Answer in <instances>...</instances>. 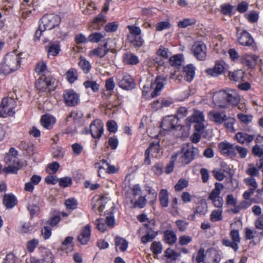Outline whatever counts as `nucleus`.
<instances>
[{
	"label": "nucleus",
	"instance_id": "obj_44",
	"mask_svg": "<svg viewBox=\"0 0 263 263\" xmlns=\"http://www.w3.org/2000/svg\"><path fill=\"white\" fill-rule=\"evenodd\" d=\"M151 250L154 254H159L162 251V245L160 241H154L151 246Z\"/></svg>",
	"mask_w": 263,
	"mask_h": 263
},
{
	"label": "nucleus",
	"instance_id": "obj_40",
	"mask_svg": "<svg viewBox=\"0 0 263 263\" xmlns=\"http://www.w3.org/2000/svg\"><path fill=\"white\" fill-rule=\"evenodd\" d=\"M244 183L249 187V189L253 191H257L258 187L257 183L254 177H249L244 179Z\"/></svg>",
	"mask_w": 263,
	"mask_h": 263
},
{
	"label": "nucleus",
	"instance_id": "obj_28",
	"mask_svg": "<svg viewBox=\"0 0 263 263\" xmlns=\"http://www.w3.org/2000/svg\"><path fill=\"white\" fill-rule=\"evenodd\" d=\"M195 67L192 64L187 65L183 67V73H184L185 79L190 82L195 75Z\"/></svg>",
	"mask_w": 263,
	"mask_h": 263
},
{
	"label": "nucleus",
	"instance_id": "obj_55",
	"mask_svg": "<svg viewBox=\"0 0 263 263\" xmlns=\"http://www.w3.org/2000/svg\"><path fill=\"white\" fill-rule=\"evenodd\" d=\"M96 224L98 229L102 232H105L107 230V226L103 218H99L96 220Z\"/></svg>",
	"mask_w": 263,
	"mask_h": 263
},
{
	"label": "nucleus",
	"instance_id": "obj_18",
	"mask_svg": "<svg viewBox=\"0 0 263 263\" xmlns=\"http://www.w3.org/2000/svg\"><path fill=\"white\" fill-rule=\"evenodd\" d=\"M208 117L210 121L217 124H221L227 120V116L224 112L211 111L208 113Z\"/></svg>",
	"mask_w": 263,
	"mask_h": 263
},
{
	"label": "nucleus",
	"instance_id": "obj_20",
	"mask_svg": "<svg viewBox=\"0 0 263 263\" xmlns=\"http://www.w3.org/2000/svg\"><path fill=\"white\" fill-rule=\"evenodd\" d=\"M91 235V227L87 224L83 228L78 236V241L83 245H86L90 240Z\"/></svg>",
	"mask_w": 263,
	"mask_h": 263
},
{
	"label": "nucleus",
	"instance_id": "obj_34",
	"mask_svg": "<svg viewBox=\"0 0 263 263\" xmlns=\"http://www.w3.org/2000/svg\"><path fill=\"white\" fill-rule=\"evenodd\" d=\"M66 78L69 83H73L78 78V71L73 68H70L66 73Z\"/></svg>",
	"mask_w": 263,
	"mask_h": 263
},
{
	"label": "nucleus",
	"instance_id": "obj_10",
	"mask_svg": "<svg viewBox=\"0 0 263 263\" xmlns=\"http://www.w3.org/2000/svg\"><path fill=\"white\" fill-rule=\"evenodd\" d=\"M117 80L120 87L125 90L134 88L135 83L131 76L127 73H120L117 77Z\"/></svg>",
	"mask_w": 263,
	"mask_h": 263
},
{
	"label": "nucleus",
	"instance_id": "obj_9",
	"mask_svg": "<svg viewBox=\"0 0 263 263\" xmlns=\"http://www.w3.org/2000/svg\"><path fill=\"white\" fill-rule=\"evenodd\" d=\"M64 102L67 106H74L80 102V95L72 89H67L64 91Z\"/></svg>",
	"mask_w": 263,
	"mask_h": 263
},
{
	"label": "nucleus",
	"instance_id": "obj_35",
	"mask_svg": "<svg viewBox=\"0 0 263 263\" xmlns=\"http://www.w3.org/2000/svg\"><path fill=\"white\" fill-rule=\"evenodd\" d=\"M106 36L105 33L96 32L91 33L88 36V40L92 43H99L103 40Z\"/></svg>",
	"mask_w": 263,
	"mask_h": 263
},
{
	"label": "nucleus",
	"instance_id": "obj_32",
	"mask_svg": "<svg viewBox=\"0 0 263 263\" xmlns=\"http://www.w3.org/2000/svg\"><path fill=\"white\" fill-rule=\"evenodd\" d=\"M223 188V185L222 183L216 182L215 183V188L212 191L209 196V200H214L216 198L220 197V194L221 190Z\"/></svg>",
	"mask_w": 263,
	"mask_h": 263
},
{
	"label": "nucleus",
	"instance_id": "obj_49",
	"mask_svg": "<svg viewBox=\"0 0 263 263\" xmlns=\"http://www.w3.org/2000/svg\"><path fill=\"white\" fill-rule=\"evenodd\" d=\"M65 205L67 209L73 210L77 209L78 202L76 199L70 198L65 200Z\"/></svg>",
	"mask_w": 263,
	"mask_h": 263
},
{
	"label": "nucleus",
	"instance_id": "obj_25",
	"mask_svg": "<svg viewBox=\"0 0 263 263\" xmlns=\"http://www.w3.org/2000/svg\"><path fill=\"white\" fill-rule=\"evenodd\" d=\"M40 253L43 262L52 263L54 257L49 249L46 248H40Z\"/></svg>",
	"mask_w": 263,
	"mask_h": 263
},
{
	"label": "nucleus",
	"instance_id": "obj_56",
	"mask_svg": "<svg viewBox=\"0 0 263 263\" xmlns=\"http://www.w3.org/2000/svg\"><path fill=\"white\" fill-rule=\"evenodd\" d=\"M249 168L246 170V173L250 177H254L259 175V169L255 167L253 164H249Z\"/></svg>",
	"mask_w": 263,
	"mask_h": 263
},
{
	"label": "nucleus",
	"instance_id": "obj_61",
	"mask_svg": "<svg viewBox=\"0 0 263 263\" xmlns=\"http://www.w3.org/2000/svg\"><path fill=\"white\" fill-rule=\"evenodd\" d=\"M74 41L77 44H85L89 41L88 38H87L82 33L76 35L74 37Z\"/></svg>",
	"mask_w": 263,
	"mask_h": 263
},
{
	"label": "nucleus",
	"instance_id": "obj_8",
	"mask_svg": "<svg viewBox=\"0 0 263 263\" xmlns=\"http://www.w3.org/2000/svg\"><path fill=\"white\" fill-rule=\"evenodd\" d=\"M42 28L44 30H51L58 26L60 22V18L58 15L54 14H46L41 20Z\"/></svg>",
	"mask_w": 263,
	"mask_h": 263
},
{
	"label": "nucleus",
	"instance_id": "obj_41",
	"mask_svg": "<svg viewBox=\"0 0 263 263\" xmlns=\"http://www.w3.org/2000/svg\"><path fill=\"white\" fill-rule=\"evenodd\" d=\"M107 163L108 162L105 160L102 159L100 162L96 163L95 164V167L98 168L99 176L101 177V175L103 174V173H106L107 166H106L105 164Z\"/></svg>",
	"mask_w": 263,
	"mask_h": 263
},
{
	"label": "nucleus",
	"instance_id": "obj_6",
	"mask_svg": "<svg viewBox=\"0 0 263 263\" xmlns=\"http://www.w3.org/2000/svg\"><path fill=\"white\" fill-rule=\"evenodd\" d=\"M221 258L220 255L217 251L209 249L204 253L203 248L198 250V263H219Z\"/></svg>",
	"mask_w": 263,
	"mask_h": 263
},
{
	"label": "nucleus",
	"instance_id": "obj_47",
	"mask_svg": "<svg viewBox=\"0 0 263 263\" xmlns=\"http://www.w3.org/2000/svg\"><path fill=\"white\" fill-rule=\"evenodd\" d=\"M238 119L243 123L248 124L251 123L253 119V116L251 115H246L243 113L237 114Z\"/></svg>",
	"mask_w": 263,
	"mask_h": 263
},
{
	"label": "nucleus",
	"instance_id": "obj_30",
	"mask_svg": "<svg viewBox=\"0 0 263 263\" xmlns=\"http://www.w3.org/2000/svg\"><path fill=\"white\" fill-rule=\"evenodd\" d=\"M116 250H119L121 252H125L127 248L128 243L126 240L120 236H116L115 239Z\"/></svg>",
	"mask_w": 263,
	"mask_h": 263
},
{
	"label": "nucleus",
	"instance_id": "obj_13",
	"mask_svg": "<svg viewBox=\"0 0 263 263\" xmlns=\"http://www.w3.org/2000/svg\"><path fill=\"white\" fill-rule=\"evenodd\" d=\"M166 83V78L165 77L162 76H158L155 81L151 84V88L154 89L151 93L152 98H155L159 95L160 91Z\"/></svg>",
	"mask_w": 263,
	"mask_h": 263
},
{
	"label": "nucleus",
	"instance_id": "obj_24",
	"mask_svg": "<svg viewBox=\"0 0 263 263\" xmlns=\"http://www.w3.org/2000/svg\"><path fill=\"white\" fill-rule=\"evenodd\" d=\"M17 202L16 197L12 194H5L3 198V203L7 209L13 208Z\"/></svg>",
	"mask_w": 263,
	"mask_h": 263
},
{
	"label": "nucleus",
	"instance_id": "obj_60",
	"mask_svg": "<svg viewBox=\"0 0 263 263\" xmlns=\"http://www.w3.org/2000/svg\"><path fill=\"white\" fill-rule=\"evenodd\" d=\"M171 26L168 21H163L158 23L156 24V27L157 31H161L163 30L170 28Z\"/></svg>",
	"mask_w": 263,
	"mask_h": 263
},
{
	"label": "nucleus",
	"instance_id": "obj_19",
	"mask_svg": "<svg viewBox=\"0 0 263 263\" xmlns=\"http://www.w3.org/2000/svg\"><path fill=\"white\" fill-rule=\"evenodd\" d=\"M108 43L105 42L103 45H99L97 48L90 50L88 53V56L90 57H98L102 58L109 51L107 48Z\"/></svg>",
	"mask_w": 263,
	"mask_h": 263
},
{
	"label": "nucleus",
	"instance_id": "obj_42",
	"mask_svg": "<svg viewBox=\"0 0 263 263\" xmlns=\"http://www.w3.org/2000/svg\"><path fill=\"white\" fill-rule=\"evenodd\" d=\"M130 202L133 204L135 208L142 209L144 208L146 203V200L145 197L140 196L137 200L135 201L131 199Z\"/></svg>",
	"mask_w": 263,
	"mask_h": 263
},
{
	"label": "nucleus",
	"instance_id": "obj_36",
	"mask_svg": "<svg viewBox=\"0 0 263 263\" xmlns=\"http://www.w3.org/2000/svg\"><path fill=\"white\" fill-rule=\"evenodd\" d=\"M159 200L163 207L166 208L168 205V193L166 190L162 189L160 191Z\"/></svg>",
	"mask_w": 263,
	"mask_h": 263
},
{
	"label": "nucleus",
	"instance_id": "obj_14",
	"mask_svg": "<svg viewBox=\"0 0 263 263\" xmlns=\"http://www.w3.org/2000/svg\"><path fill=\"white\" fill-rule=\"evenodd\" d=\"M178 119L175 116H168L163 118L161 126L163 130L171 131L178 126Z\"/></svg>",
	"mask_w": 263,
	"mask_h": 263
},
{
	"label": "nucleus",
	"instance_id": "obj_58",
	"mask_svg": "<svg viewBox=\"0 0 263 263\" xmlns=\"http://www.w3.org/2000/svg\"><path fill=\"white\" fill-rule=\"evenodd\" d=\"M118 23L116 22L109 23L105 26V30L107 32H115L118 29Z\"/></svg>",
	"mask_w": 263,
	"mask_h": 263
},
{
	"label": "nucleus",
	"instance_id": "obj_62",
	"mask_svg": "<svg viewBox=\"0 0 263 263\" xmlns=\"http://www.w3.org/2000/svg\"><path fill=\"white\" fill-rule=\"evenodd\" d=\"M179 230L181 232H184L186 230L189 223L183 220H177L175 222Z\"/></svg>",
	"mask_w": 263,
	"mask_h": 263
},
{
	"label": "nucleus",
	"instance_id": "obj_27",
	"mask_svg": "<svg viewBox=\"0 0 263 263\" xmlns=\"http://www.w3.org/2000/svg\"><path fill=\"white\" fill-rule=\"evenodd\" d=\"M123 62L125 65H137L139 63V59L136 55L129 52L123 55Z\"/></svg>",
	"mask_w": 263,
	"mask_h": 263
},
{
	"label": "nucleus",
	"instance_id": "obj_53",
	"mask_svg": "<svg viewBox=\"0 0 263 263\" xmlns=\"http://www.w3.org/2000/svg\"><path fill=\"white\" fill-rule=\"evenodd\" d=\"M20 163L17 164H10L8 165L7 167L4 168L3 171L7 174H16L19 170Z\"/></svg>",
	"mask_w": 263,
	"mask_h": 263
},
{
	"label": "nucleus",
	"instance_id": "obj_52",
	"mask_svg": "<svg viewBox=\"0 0 263 263\" xmlns=\"http://www.w3.org/2000/svg\"><path fill=\"white\" fill-rule=\"evenodd\" d=\"M157 54L164 59H168L171 55V53L167 48L162 46H160L157 51Z\"/></svg>",
	"mask_w": 263,
	"mask_h": 263
},
{
	"label": "nucleus",
	"instance_id": "obj_33",
	"mask_svg": "<svg viewBox=\"0 0 263 263\" xmlns=\"http://www.w3.org/2000/svg\"><path fill=\"white\" fill-rule=\"evenodd\" d=\"M173 103V100L170 98H164L161 100V103L159 101H155L152 104V107L157 110L162 107L170 106Z\"/></svg>",
	"mask_w": 263,
	"mask_h": 263
},
{
	"label": "nucleus",
	"instance_id": "obj_5",
	"mask_svg": "<svg viewBox=\"0 0 263 263\" xmlns=\"http://www.w3.org/2000/svg\"><path fill=\"white\" fill-rule=\"evenodd\" d=\"M16 105V102L13 98L11 97L3 98L0 106V117L6 118L13 116Z\"/></svg>",
	"mask_w": 263,
	"mask_h": 263
},
{
	"label": "nucleus",
	"instance_id": "obj_54",
	"mask_svg": "<svg viewBox=\"0 0 263 263\" xmlns=\"http://www.w3.org/2000/svg\"><path fill=\"white\" fill-rule=\"evenodd\" d=\"M4 161L7 165L17 164L18 165L19 163L17 157H14L9 154H7L5 156Z\"/></svg>",
	"mask_w": 263,
	"mask_h": 263
},
{
	"label": "nucleus",
	"instance_id": "obj_29",
	"mask_svg": "<svg viewBox=\"0 0 263 263\" xmlns=\"http://www.w3.org/2000/svg\"><path fill=\"white\" fill-rule=\"evenodd\" d=\"M163 236L165 242L170 245H174L177 241V235L173 230L165 231Z\"/></svg>",
	"mask_w": 263,
	"mask_h": 263
},
{
	"label": "nucleus",
	"instance_id": "obj_57",
	"mask_svg": "<svg viewBox=\"0 0 263 263\" xmlns=\"http://www.w3.org/2000/svg\"><path fill=\"white\" fill-rule=\"evenodd\" d=\"M58 182L60 186L63 187H67L72 184V180L71 178L69 177L61 178L59 179Z\"/></svg>",
	"mask_w": 263,
	"mask_h": 263
},
{
	"label": "nucleus",
	"instance_id": "obj_23",
	"mask_svg": "<svg viewBox=\"0 0 263 263\" xmlns=\"http://www.w3.org/2000/svg\"><path fill=\"white\" fill-rule=\"evenodd\" d=\"M41 125L47 129L52 128L53 125L56 122L55 118L48 114L43 115L41 119Z\"/></svg>",
	"mask_w": 263,
	"mask_h": 263
},
{
	"label": "nucleus",
	"instance_id": "obj_11",
	"mask_svg": "<svg viewBox=\"0 0 263 263\" xmlns=\"http://www.w3.org/2000/svg\"><path fill=\"white\" fill-rule=\"evenodd\" d=\"M89 128L92 137L96 139H99L104 132L103 123L100 120H95L91 123Z\"/></svg>",
	"mask_w": 263,
	"mask_h": 263
},
{
	"label": "nucleus",
	"instance_id": "obj_31",
	"mask_svg": "<svg viewBox=\"0 0 263 263\" xmlns=\"http://www.w3.org/2000/svg\"><path fill=\"white\" fill-rule=\"evenodd\" d=\"M245 75V72L241 69L235 70L233 72L230 71L229 72V77L230 79L235 82L243 81Z\"/></svg>",
	"mask_w": 263,
	"mask_h": 263
},
{
	"label": "nucleus",
	"instance_id": "obj_48",
	"mask_svg": "<svg viewBox=\"0 0 263 263\" xmlns=\"http://www.w3.org/2000/svg\"><path fill=\"white\" fill-rule=\"evenodd\" d=\"M83 84L86 88H90L93 92H97L99 89L100 85L93 81H87Z\"/></svg>",
	"mask_w": 263,
	"mask_h": 263
},
{
	"label": "nucleus",
	"instance_id": "obj_16",
	"mask_svg": "<svg viewBox=\"0 0 263 263\" xmlns=\"http://www.w3.org/2000/svg\"><path fill=\"white\" fill-rule=\"evenodd\" d=\"M259 56L255 54H245L240 58L241 63L248 68H254L256 65Z\"/></svg>",
	"mask_w": 263,
	"mask_h": 263
},
{
	"label": "nucleus",
	"instance_id": "obj_59",
	"mask_svg": "<svg viewBox=\"0 0 263 263\" xmlns=\"http://www.w3.org/2000/svg\"><path fill=\"white\" fill-rule=\"evenodd\" d=\"M39 240L36 239H33L27 242V248L28 252L32 253L39 244Z\"/></svg>",
	"mask_w": 263,
	"mask_h": 263
},
{
	"label": "nucleus",
	"instance_id": "obj_50",
	"mask_svg": "<svg viewBox=\"0 0 263 263\" xmlns=\"http://www.w3.org/2000/svg\"><path fill=\"white\" fill-rule=\"evenodd\" d=\"M188 181L185 179L181 178L178 180L176 184L175 185V190L176 191L179 192L183 190L188 186Z\"/></svg>",
	"mask_w": 263,
	"mask_h": 263
},
{
	"label": "nucleus",
	"instance_id": "obj_46",
	"mask_svg": "<svg viewBox=\"0 0 263 263\" xmlns=\"http://www.w3.org/2000/svg\"><path fill=\"white\" fill-rule=\"evenodd\" d=\"M196 22V20L195 18H184L178 23V26L179 28H183L194 25Z\"/></svg>",
	"mask_w": 263,
	"mask_h": 263
},
{
	"label": "nucleus",
	"instance_id": "obj_3",
	"mask_svg": "<svg viewBox=\"0 0 263 263\" xmlns=\"http://www.w3.org/2000/svg\"><path fill=\"white\" fill-rule=\"evenodd\" d=\"M236 37L238 44L250 48L254 51L258 50V46L252 35L246 29L237 27Z\"/></svg>",
	"mask_w": 263,
	"mask_h": 263
},
{
	"label": "nucleus",
	"instance_id": "obj_64",
	"mask_svg": "<svg viewBox=\"0 0 263 263\" xmlns=\"http://www.w3.org/2000/svg\"><path fill=\"white\" fill-rule=\"evenodd\" d=\"M17 258L13 253L8 254L2 263H17Z\"/></svg>",
	"mask_w": 263,
	"mask_h": 263
},
{
	"label": "nucleus",
	"instance_id": "obj_15",
	"mask_svg": "<svg viewBox=\"0 0 263 263\" xmlns=\"http://www.w3.org/2000/svg\"><path fill=\"white\" fill-rule=\"evenodd\" d=\"M53 80L50 78L41 76L35 83V87L41 92L50 91V86Z\"/></svg>",
	"mask_w": 263,
	"mask_h": 263
},
{
	"label": "nucleus",
	"instance_id": "obj_21",
	"mask_svg": "<svg viewBox=\"0 0 263 263\" xmlns=\"http://www.w3.org/2000/svg\"><path fill=\"white\" fill-rule=\"evenodd\" d=\"M223 61H217L212 68L207 69L206 72L208 75L213 77H218L224 72V67Z\"/></svg>",
	"mask_w": 263,
	"mask_h": 263
},
{
	"label": "nucleus",
	"instance_id": "obj_51",
	"mask_svg": "<svg viewBox=\"0 0 263 263\" xmlns=\"http://www.w3.org/2000/svg\"><path fill=\"white\" fill-rule=\"evenodd\" d=\"M35 70V72L39 75L44 76V74L47 70L46 64L44 62H39L36 65Z\"/></svg>",
	"mask_w": 263,
	"mask_h": 263
},
{
	"label": "nucleus",
	"instance_id": "obj_37",
	"mask_svg": "<svg viewBox=\"0 0 263 263\" xmlns=\"http://www.w3.org/2000/svg\"><path fill=\"white\" fill-rule=\"evenodd\" d=\"M172 66L179 68L183 62V57L181 54H177L171 57L169 60Z\"/></svg>",
	"mask_w": 263,
	"mask_h": 263
},
{
	"label": "nucleus",
	"instance_id": "obj_12",
	"mask_svg": "<svg viewBox=\"0 0 263 263\" xmlns=\"http://www.w3.org/2000/svg\"><path fill=\"white\" fill-rule=\"evenodd\" d=\"M218 147L221 155L230 157H234L237 153L235 152V146L227 141L219 143Z\"/></svg>",
	"mask_w": 263,
	"mask_h": 263
},
{
	"label": "nucleus",
	"instance_id": "obj_38",
	"mask_svg": "<svg viewBox=\"0 0 263 263\" xmlns=\"http://www.w3.org/2000/svg\"><path fill=\"white\" fill-rule=\"evenodd\" d=\"M206 57V47L201 41H198V60L203 61Z\"/></svg>",
	"mask_w": 263,
	"mask_h": 263
},
{
	"label": "nucleus",
	"instance_id": "obj_45",
	"mask_svg": "<svg viewBox=\"0 0 263 263\" xmlns=\"http://www.w3.org/2000/svg\"><path fill=\"white\" fill-rule=\"evenodd\" d=\"M61 50L60 47L58 44H51L48 49V56H57Z\"/></svg>",
	"mask_w": 263,
	"mask_h": 263
},
{
	"label": "nucleus",
	"instance_id": "obj_17",
	"mask_svg": "<svg viewBox=\"0 0 263 263\" xmlns=\"http://www.w3.org/2000/svg\"><path fill=\"white\" fill-rule=\"evenodd\" d=\"M194 125L195 132L192 136L191 137L193 143H197V112L196 111H194L193 115L189 117L185 120V125L187 126L190 127L192 125Z\"/></svg>",
	"mask_w": 263,
	"mask_h": 263
},
{
	"label": "nucleus",
	"instance_id": "obj_26",
	"mask_svg": "<svg viewBox=\"0 0 263 263\" xmlns=\"http://www.w3.org/2000/svg\"><path fill=\"white\" fill-rule=\"evenodd\" d=\"M237 142L241 144L250 143L254 139V135H249L245 132H238L235 135Z\"/></svg>",
	"mask_w": 263,
	"mask_h": 263
},
{
	"label": "nucleus",
	"instance_id": "obj_2",
	"mask_svg": "<svg viewBox=\"0 0 263 263\" xmlns=\"http://www.w3.org/2000/svg\"><path fill=\"white\" fill-rule=\"evenodd\" d=\"M21 58L18 54L11 52L7 54L0 64V74H9L17 70L21 66Z\"/></svg>",
	"mask_w": 263,
	"mask_h": 263
},
{
	"label": "nucleus",
	"instance_id": "obj_7",
	"mask_svg": "<svg viewBox=\"0 0 263 263\" xmlns=\"http://www.w3.org/2000/svg\"><path fill=\"white\" fill-rule=\"evenodd\" d=\"M229 235L231 241L228 239H223L221 241L223 246L232 248L234 251L238 250V244L240 242L241 238L239 230L237 229L231 230Z\"/></svg>",
	"mask_w": 263,
	"mask_h": 263
},
{
	"label": "nucleus",
	"instance_id": "obj_63",
	"mask_svg": "<svg viewBox=\"0 0 263 263\" xmlns=\"http://www.w3.org/2000/svg\"><path fill=\"white\" fill-rule=\"evenodd\" d=\"M259 14L256 11H252L248 14L247 19L250 23H256L257 22Z\"/></svg>",
	"mask_w": 263,
	"mask_h": 263
},
{
	"label": "nucleus",
	"instance_id": "obj_39",
	"mask_svg": "<svg viewBox=\"0 0 263 263\" xmlns=\"http://www.w3.org/2000/svg\"><path fill=\"white\" fill-rule=\"evenodd\" d=\"M222 210L218 209L214 210L211 213L210 220L213 222L220 221L222 219Z\"/></svg>",
	"mask_w": 263,
	"mask_h": 263
},
{
	"label": "nucleus",
	"instance_id": "obj_43",
	"mask_svg": "<svg viewBox=\"0 0 263 263\" xmlns=\"http://www.w3.org/2000/svg\"><path fill=\"white\" fill-rule=\"evenodd\" d=\"M79 65L86 73H88L91 68V65L85 59L81 58L79 62Z\"/></svg>",
	"mask_w": 263,
	"mask_h": 263
},
{
	"label": "nucleus",
	"instance_id": "obj_22",
	"mask_svg": "<svg viewBox=\"0 0 263 263\" xmlns=\"http://www.w3.org/2000/svg\"><path fill=\"white\" fill-rule=\"evenodd\" d=\"M145 226L146 228V234L141 239V242L144 244L152 241L158 235V233L149 228L148 224H145Z\"/></svg>",
	"mask_w": 263,
	"mask_h": 263
},
{
	"label": "nucleus",
	"instance_id": "obj_1",
	"mask_svg": "<svg viewBox=\"0 0 263 263\" xmlns=\"http://www.w3.org/2000/svg\"><path fill=\"white\" fill-rule=\"evenodd\" d=\"M214 103L221 108L236 106L240 102V98L234 89H222L214 93L213 98Z\"/></svg>",
	"mask_w": 263,
	"mask_h": 263
},
{
	"label": "nucleus",
	"instance_id": "obj_4",
	"mask_svg": "<svg viewBox=\"0 0 263 263\" xmlns=\"http://www.w3.org/2000/svg\"><path fill=\"white\" fill-rule=\"evenodd\" d=\"M195 148L192 143L183 144L181 151L172 156V159L178 158L179 161L182 164H189L194 158Z\"/></svg>",
	"mask_w": 263,
	"mask_h": 263
}]
</instances>
